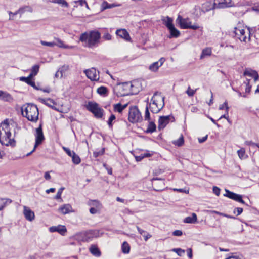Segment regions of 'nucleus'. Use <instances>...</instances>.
Returning <instances> with one entry per match:
<instances>
[{"mask_svg": "<svg viewBox=\"0 0 259 259\" xmlns=\"http://www.w3.org/2000/svg\"><path fill=\"white\" fill-rule=\"evenodd\" d=\"M11 136L8 120L6 119L0 124V143L7 146L14 145L15 141Z\"/></svg>", "mask_w": 259, "mask_h": 259, "instance_id": "1", "label": "nucleus"}, {"mask_svg": "<svg viewBox=\"0 0 259 259\" xmlns=\"http://www.w3.org/2000/svg\"><path fill=\"white\" fill-rule=\"evenodd\" d=\"M90 212L93 214H96L97 212V208L94 207H91L90 209Z\"/></svg>", "mask_w": 259, "mask_h": 259, "instance_id": "61", "label": "nucleus"}, {"mask_svg": "<svg viewBox=\"0 0 259 259\" xmlns=\"http://www.w3.org/2000/svg\"><path fill=\"white\" fill-rule=\"evenodd\" d=\"M103 37V38H104L106 40H109L111 39L112 36L110 34L107 33L104 34Z\"/></svg>", "mask_w": 259, "mask_h": 259, "instance_id": "60", "label": "nucleus"}, {"mask_svg": "<svg viewBox=\"0 0 259 259\" xmlns=\"http://www.w3.org/2000/svg\"><path fill=\"white\" fill-rule=\"evenodd\" d=\"M197 89H196L195 90H192L190 86L188 87L187 90L186 91V93L189 97H192L195 94L196 90Z\"/></svg>", "mask_w": 259, "mask_h": 259, "instance_id": "46", "label": "nucleus"}, {"mask_svg": "<svg viewBox=\"0 0 259 259\" xmlns=\"http://www.w3.org/2000/svg\"><path fill=\"white\" fill-rule=\"evenodd\" d=\"M107 88L104 86H101L98 88L97 92L100 95L106 96L107 93Z\"/></svg>", "mask_w": 259, "mask_h": 259, "instance_id": "33", "label": "nucleus"}, {"mask_svg": "<svg viewBox=\"0 0 259 259\" xmlns=\"http://www.w3.org/2000/svg\"><path fill=\"white\" fill-rule=\"evenodd\" d=\"M250 80V79L246 78V80L243 82L244 84H246L245 93L247 94L250 93L251 89V85L249 83Z\"/></svg>", "mask_w": 259, "mask_h": 259, "instance_id": "36", "label": "nucleus"}, {"mask_svg": "<svg viewBox=\"0 0 259 259\" xmlns=\"http://www.w3.org/2000/svg\"><path fill=\"white\" fill-rule=\"evenodd\" d=\"M48 2L57 4L64 8H68L69 7L68 3L65 0H48Z\"/></svg>", "mask_w": 259, "mask_h": 259, "instance_id": "26", "label": "nucleus"}, {"mask_svg": "<svg viewBox=\"0 0 259 259\" xmlns=\"http://www.w3.org/2000/svg\"><path fill=\"white\" fill-rule=\"evenodd\" d=\"M130 244L126 241L123 242L121 245L122 252L124 254H127L130 252Z\"/></svg>", "mask_w": 259, "mask_h": 259, "instance_id": "28", "label": "nucleus"}, {"mask_svg": "<svg viewBox=\"0 0 259 259\" xmlns=\"http://www.w3.org/2000/svg\"><path fill=\"white\" fill-rule=\"evenodd\" d=\"M233 33L234 34V36L241 41L246 42L247 39L248 40L250 39V31L249 30L245 31L244 29L235 27Z\"/></svg>", "mask_w": 259, "mask_h": 259, "instance_id": "8", "label": "nucleus"}, {"mask_svg": "<svg viewBox=\"0 0 259 259\" xmlns=\"http://www.w3.org/2000/svg\"><path fill=\"white\" fill-rule=\"evenodd\" d=\"M83 241H90L94 238H97L100 236V232L99 230H91L85 232L81 234Z\"/></svg>", "mask_w": 259, "mask_h": 259, "instance_id": "9", "label": "nucleus"}, {"mask_svg": "<svg viewBox=\"0 0 259 259\" xmlns=\"http://www.w3.org/2000/svg\"><path fill=\"white\" fill-rule=\"evenodd\" d=\"M12 202V200L9 198L0 199V211L2 210L8 204Z\"/></svg>", "mask_w": 259, "mask_h": 259, "instance_id": "25", "label": "nucleus"}, {"mask_svg": "<svg viewBox=\"0 0 259 259\" xmlns=\"http://www.w3.org/2000/svg\"><path fill=\"white\" fill-rule=\"evenodd\" d=\"M170 119V115L160 116L158 120V128L159 130L163 129L166 126V125L169 123Z\"/></svg>", "mask_w": 259, "mask_h": 259, "instance_id": "15", "label": "nucleus"}, {"mask_svg": "<svg viewBox=\"0 0 259 259\" xmlns=\"http://www.w3.org/2000/svg\"><path fill=\"white\" fill-rule=\"evenodd\" d=\"M156 125L153 121H150L148 127L146 130V133H152L156 130Z\"/></svg>", "mask_w": 259, "mask_h": 259, "instance_id": "29", "label": "nucleus"}, {"mask_svg": "<svg viewBox=\"0 0 259 259\" xmlns=\"http://www.w3.org/2000/svg\"><path fill=\"white\" fill-rule=\"evenodd\" d=\"M183 234L181 230H176L172 232V235L175 236H180Z\"/></svg>", "mask_w": 259, "mask_h": 259, "instance_id": "56", "label": "nucleus"}, {"mask_svg": "<svg viewBox=\"0 0 259 259\" xmlns=\"http://www.w3.org/2000/svg\"><path fill=\"white\" fill-rule=\"evenodd\" d=\"M104 153V149H102L100 151L94 152L93 154H94V156L95 157H97L103 154Z\"/></svg>", "mask_w": 259, "mask_h": 259, "instance_id": "57", "label": "nucleus"}, {"mask_svg": "<svg viewBox=\"0 0 259 259\" xmlns=\"http://www.w3.org/2000/svg\"><path fill=\"white\" fill-rule=\"evenodd\" d=\"M89 34L87 33H82L79 38L80 41L81 42H86L88 41V43L89 42Z\"/></svg>", "mask_w": 259, "mask_h": 259, "instance_id": "39", "label": "nucleus"}, {"mask_svg": "<svg viewBox=\"0 0 259 259\" xmlns=\"http://www.w3.org/2000/svg\"><path fill=\"white\" fill-rule=\"evenodd\" d=\"M212 50L210 48H206L203 49L200 55V59H202L206 56H210L211 55Z\"/></svg>", "mask_w": 259, "mask_h": 259, "instance_id": "27", "label": "nucleus"}, {"mask_svg": "<svg viewBox=\"0 0 259 259\" xmlns=\"http://www.w3.org/2000/svg\"><path fill=\"white\" fill-rule=\"evenodd\" d=\"M165 61V59L163 57L161 58L158 61L155 62L149 66V69L152 71L155 72L157 71L159 68L161 67Z\"/></svg>", "mask_w": 259, "mask_h": 259, "instance_id": "16", "label": "nucleus"}, {"mask_svg": "<svg viewBox=\"0 0 259 259\" xmlns=\"http://www.w3.org/2000/svg\"><path fill=\"white\" fill-rule=\"evenodd\" d=\"M142 119V116L137 107L133 106L130 108L128 120L131 122H141Z\"/></svg>", "mask_w": 259, "mask_h": 259, "instance_id": "7", "label": "nucleus"}, {"mask_svg": "<svg viewBox=\"0 0 259 259\" xmlns=\"http://www.w3.org/2000/svg\"><path fill=\"white\" fill-rule=\"evenodd\" d=\"M25 11H32V9L31 7L29 6H26L22 8H20L18 11H16L14 13H12V12H9V15L13 14V15H23L24 14V12Z\"/></svg>", "mask_w": 259, "mask_h": 259, "instance_id": "22", "label": "nucleus"}, {"mask_svg": "<svg viewBox=\"0 0 259 259\" xmlns=\"http://www.w3.org/2000/svg\"><path fill=\"white\" fill-rule=\"evenodd\" d=\"M213 192L214 194H215L217 196H219L220 194V189L216 186L213 187Z\"/></svg>", "mask_w": 259, "mask_h": 259, "instance_id": "55", "label": "nucleus"}, {"mask_svg": "<svg viewBox=\"0 0 259 259\" xmlns=\"http://www.w3.org/2000/svg\"><path fill=\"white\" fill-rule=\"evenodd\" d=\"M87 109L92 112L97 118H101L103 115L104 110L96 102H89L86 105Z\"/></svg>", "mask_w": 259, "mask_h": 259, "instance_id": "5", "label": "nucleus"}, {"mask_svg": "<svg viewBox=\"0 0 259 259\" xmlns=\"http://www.w3.org/2000/svg\"><path fill=\"white\" fill-rule=\"evenodd\" d=\"M114 109L115 111H117L119 113H121L123 110L122 105L120 103L114 105Z\"/></svg>", "mask_w": 259, "mask_h": 259, "instance_id": "42", "label": "nucleus"}, {"mask_svg": "<svg viewBox=\"0 0 259 259\" xmlns=\"http://www.w3.org/2000/svg\"><path fill=\"white\" fill-rule=\"evenodd\" d=\"M32 79V77H30V76L29 75L28 77H20L19 78V80L20 81H23L26 82L27 84H29L30 85V83L32 81L31 80Z\"/></svg>", "mask_w": 259, "mask_h": 259, "instance_id": "38", "label": "nucleus"}, {"mask_svg": "<svg viewBox=\"0 0 259 259\" xmlns=\"http://www.w3.org/2000/svg\"><path fill=\"white\" fill-rule=\"evenodd\" d=\"M237 153L238 156L240 158L242 159L244 158L245 154V150L244 148H242L240 150H238L237 151Z\"/></svg>", "mask_w": 259, "mask_h": 259, "instance_id": "43", "label": "nucleus"}, {"mask_svg": "<svg viewBox=\"0 0 259 259\" xmlns=\"http://www.w3.org/2000/svg\"><path fill=\"white\" fill-rule=\"evenodd\" d=\"M122 88L123 90H128L133 87V85L131 82H126L122 83Z\"/></svg>", "mask_w": 259, "mask_h": 259, "instance_id": "47", "label": "nucleus"}, {"mask_svg": "<svg viewBox=\"0 0 259 259\" xmlns=\"http://www.w3.org/2000/svg\"><path fill=\"white\" fill-rule=\"evenodd\" d=\"M90 251L93 255L96 257H99L101 255V251L97 247V246L95 245H92L91 246L90 248Z\"/></svg>", "mask_w": 259, "mask_h": 259, "instance_id": "24", "label": "nucleus"}, {"mask_svg": "<svg viewBox=\"0 0 259 259\" xmlns=\"http://www.w3.org/2000/svg\"><path fill=\"white\" fill-rule=\"evenodd\" d=\"M39 65L36 64L32 66L31 69V73L29 75L30 77H32V78L37 75V73L39 71Z\"/></svg>", "mask_w": 259, "mask_h": 259, "instance_id": "31", "label": "nucleus"}, {"mask_svg": "<svg viewBox=\"0 0 259 259\" xmlns=\"http://www.w3.org/2000/svg\"><path fill=\"white\" fill-rule=\"evenodd\" d=\"M137 161H140L144 158L143 153L141 154L140 155L135 157Z\"/></svg>", "mask_w": 259, "mask_h": 259, "instance_id": "62", "label": "nucleus"}, {"mask_svg": "<svg viewBox=\"0 0 259 259\" xmlns=\"http://www.w3.org/2000/svg\"><path fill=\"white\" fill-rule=\"evenodd\" d=\"M187 254L189 258H191L192 257V250L191 248H189L187 250Z\"/></svg>", "mask_w": 259, "mask_h": 259, "instance_id": "64", "label": "nucleus"}, {"mask_svg": "<svg viewBox=\"0 0 259 259\" xmlns=\"http://www.w3.org/2000/svg\"><path fill=\"white\" fill-rule=\"evenodd\" d=\"M172 251L176 252L179 256H182L185 253V250L181 248H174Z\"/></svg>", "mask_w": 259, "mask_h": 259, "instance_id": "41", "label": "nucleus"}, {"mask_svg": "<svg viewBox=\"0 0 259 259\" xmlns=\"http://www.w3.org/2000/svg\"><path fill=\"white\" fill-rule=\"evenodd\" d=\"M234 5L232 0H223L220 2L218 0H214L213 3V7L214 9H224L232 7Z\"/></svg>", "mask_w": 259, "mask_h": 259, "instance_id": "11", "label": "nucleus"}, {"mask_svg": "<svg viewBox=\"0 0 259 259\" xmlns=\"http://www.w3.org/2000/svg\"><path fill=\"white\" fill-rule=\"evenodd\" d=\"M115 7L113 4H109L106 1H103L101 5V11H104L107 9H111Z\"/></svg>", "mask_w": 259, "mask_h": 259, "instance_id": "30", "label": "nucleus"}, {"mask_svg": "<svg viewBox=\"0 0 259 259\" xmlns=\"http://www.w3.org/2000/svg\"><path fill=\"white\" fill-rule=\"evenodd\" d=\"M116 35L126 41L130 40L131 37L128 32L124 29H118L116 31Z\"/></svg>", "mask_w": 259, "mask_h": 259, "instance_id": "19", "label": "nucleus"}, {"mask_svg": "<svg viewBox=\"0 0 259 259\" xmlns=\"http://www.w3.org/2000/svg\"><path fill=\"white\" fill-rule=\"evenodd\" d=\"M197 215L195 213H193L191 216L186 217L184 222L185 223L194 224L197 222Z\"/></svg>", "mask_w": 259, "mask_h": 259, "instance_id": "23", "label": "nucleus"}, {"mask_svg": "<svg viewBox=\"0 0 259 259\" xmlns=\"http://www.w3.org/2000/svg\"><path fill=\"white\" fill-rule=\"evenodd\" d=\"M72 158V161L73 163L75 164H78L80 163L81 160L79 156L77 155L76 153H74Z\"/></svg>", "mask_w": 259, "mask_h": 259, "instance_id": "37", "label": "nucleus"}, {"mask_svg": "<svg viewBox=\"0 0 259 259\" xmlns=\"http://www.w3.org/2000/svg\"><path fill=\"white\" fill-rule=\"evenodd\" d=\"M137 229L139 232V233L142 235L143 236H144V235H145L147 232L145 231V230H143L142 229H141L138 226H137Z\"/></svg>", "mask_w": 259, "mask_h": 259, "instance_id": "58", "label": "nucleus"}, {"mask_svg": "<svg viewBox=\"0 0 259 259\" xmlns=\"http://www.w3.org/2000/svg\"><path fill=\"white\" fill-rule=\"evenodd\" d=\"M116 118L114 114H111L110 116L108 121V125L109 126V127H112L113 124H112V121L114 120Z\"/></svg>", "mask_w": 259, "mask_h": 259, "instance_id": "48", "label": "nucleus"}, {"mask_svg": "<svg viewBox=\"0 0 259 259\" xmlns=\"http://www.w3.org/2000/svg\"><path fill=\"white\" fill-rule=\"evenodd\" d=\"M245 144L248 146H255L257 145L256 143H254L252 141H246L245 142Z\"/></svg>", "mask_w": 259, "mask_h": 259, "instance_id": "59", "label": "nucleus"}, {"mask_svg": "<svg viewBox=\"0 0 259 259\" xmlns=\"http://www.w3.org/2000/svg\"><path fill=\"white\" fill-rule=\"evenodd\" d=\"M176 22L181 29L196 30L199 28V26L197 24L192 25L188 17H177Z\"/></svg>", "mask_w": 259, "mask_h": 259, "instance_id": "6", "label": "nucleus"}, {"mask_svg": "<svg viewBox=\"0 0 259 259\" xmlns=\"http://www.w3.org/2000/svg\"><path fill=\"white\" fill-rule=\"evenodd\" d=\"M23 214L25 219L29 221H32L35 218L34 212L28 207H23Z\"/></svg>", "mask_w": 259, "mask_h": 259, "instance_id": "17", "label": "nucleus"}, {"mask_svg": "<svg viewBox=\"0 0 259 259\" xmlns=\"http://www.w3.org/2000/svg\"><path fill=\"white\" fill-rule=\"evenodd\" d=\"M165 97L161 95V93L155 92L151 99L152 105L148 106L153 113H158L164 106Z\"/></svg>", "mask_w": 259, "mask_h": 259, "instance_id": "3", "label": "nucleus"}, {"mask_svg": "<svg viewBox=\"0 0 259 259\" xmlns=\"http://www.w3.org/2000/svg\"><path fill=\"white\" fill-rule=\"evenodd\" d=\"M100 203L97 200H92L89 203L90 205H92L94 207L97 208L100 206Z\"/></svg>", "mask_w": 259, "mask_h": 259, "instance_id": "52", "label": "nucleus"}, {"mask_svg": "<svg viewBox=\"0 0 259 259\" xmlns=\"http://www.w3.org/2000/svg\"><path fill=\"white\" fill-rule=\"evenodd\" d=\"M72 207L69 204H64L62 206H61L59 209V210L63 214H66L67 213H69L71 211Z\"/></svg>", "mask_w": 259, "mask_h": 259, "instance_id": "21", "label": "nucleus"}, {"mask_svg": "<svg viewBox=\"0 0 259 259\" xmlns=\"http://www.w3.org/2000/svg\"><path fill=\"white\" fill-rule=\"evenodd\" d=\"M40 43L43 46H48L50 47H53L56 45V44L55 42H47V41H45L44 40H41Z\"/></svg>", "mask_w": 259, "mask_h": 259, "instance_id": "49", "label": "nucleus"}, {"mask_svg": "<svg viewBox=\"0 0 259 259\" xmlns=\"http://www.w3.org/2000/svg\"><path fill=\"white\" fill-rule=\"evenodd\" d=\"M243 208L240 207H236L233 210V213L235 214L237 212V215H239L242 213Z\"/></svg>", "mask_w": 259, "mask_h": 259, "instance_id": "53", "label": "nucleus"}, {"mask_svg": "<svg viewBox=\"0 0 259 259\" xmlns=\"http://www.w3.org/2000/svg\"><path fill=\"white\" fill-rule=\"evenodd\" d=\"M58 46L59 47L64 48H68V49L73 48V46H66V45H64L63 42L59 39L58 40Z\"/></svg>", "mask_w": 259, "mask_h": 259, "instance_id": "51", "label": "nucleus"}, {"mask_svg": "<svg viewBox=\"0 0 259 259\" xmlns=\"http://www.w3.org/2000/svg\"><path fill=\"white\" fill-rule=\"evenodd\" d=\"M64 189V188L63 187H62L58 191L56 196H55V198L56 199H60L61 198V194H62V191Z\"/></svg>", "mask_w": 259, "mask_h": 259, "instance_id": "54", "label": "nucleus"}, {"mask_svg": "<svg viewBox=\"0 0 259 259\" xmlns=\"http://www.w3.org/2000/svg\"><path fill=\"white\" fill-rule=\"evenodd\" d=\"M252 77L254 78L255 81H256L259 79V75L256 71H254Z\"/></svg>", "mask_w": 259, "mask_h": 259, "instance_id": "63", "label": "nucleus"}, {"mask_svg": "<svg viewBox=\"0 0 259 259\" xmlns=\"http://www.w3.org/2000/svg\"><path fill=\"white\" fill-rule=\"evenodd\" d=\"M163 24L166 27L169 32V38H178L180 35V32L176 28L173 24L171 17H165L162 19Z\"/></svg>", "mask_w": 259, "mask_h": 259, "instance_id": "4", "label": "nucleus"}, {"mask_svg": "<svg viewBox=\"0 0 259 259\" xmlns=\"http://www.w3.org/2000/svg\"><path fill=\"white\" fill-rule=\"evenodd\" d=\"M254 70H245L243 73V75L244 76H249L250 77H252L254 75Z\"/></svg>", "mask_w": 259, "mask_h": 259, "instance_id": "50", "label": "nucleus"}, {"mask_svg": "<svg viewBox=\"0 0 259 259\" xmlns=\"http://www.w3.org/2000/svg\"><path fill=\"white\" fill-rule=\"evenodd\" d=\"M84 73L85 74L87 77L92 81H97L99 79V72L97 71L94 68L84 70Z\"/></svg>", "mask_w": 259, "mask_h": 259, "instance_id": "12", "label": "nucleus"}, {"mask_svg": "<svg viewBox=\"0 0 259 259\" xmlns=\"http://www.w3.org/2000/svg\"><path fill=\"white\" fill-rule=\"evenodd\" d=\"M49 231L51 232H58L62 235H64L67 232V229L65 226L58 225L57 226H52L49 228Z\"/></svg>", "mask_w": 259, "mask_h": 259, "instance_id": "18", "label": "nucleus"}, {"mask_svg": "<svg viewBox=\"0 0 259 259\" xmlns=\"http://www.w3.org/2000/svg\"><path fill=\"white\" fill-rule=\"evenodd\" d=\"M184 142V138L183 135H181V137L177 140L172 142V143L179 147L182 146Z\"/></svg>", "mask_w": 259, "mask_h": 259, "instance_id": "35", "label": "nucleus"}, {"mask_svg": "<svg viewBox=\"0 0 259 259\" xmlns=\"http://www.w3.org/2000/svg\"><path fill=\"white\" fill-rule=\"evenodd\" d=\"M23 116L29 121L36 122L38 119L39 112L36 105L32 103H27L21 107Z\"/></svg>", "mask_w": 259, "mask_h": 259, "instance_id": "2", "label": "nucleus"}, {"mask_svg": "<svg viewBox=\"0 0 259 259\" xmlns=\"http://www.w3.org/2000/svg\"><path fill=\"white\" fill-rule=\"evenodd\" d=\"M74 4H75V5H74V7H77L78 5L80 6H83L84 5L85 6L86 8L88 9H89V6L87 4V2L85 0H78V1H75L73 2Z\"/></svg>", "mask_w": 259, "mask_h": 259, "instance_id": "32", "label": "nucleus"}, {"mask_svg": "<svg viewBox=\"0 0 259 259\" xmlns=\"http://www.w3.org/2000/svg\"><path fill=\"white\" fill-rule=\"evenodd\" d=\"M225 108L226 109V112L228 113L229 111V107L228 106V103L227 101H225L223 104L220 105L219 107V110H223Z\"/></svg>", "mask_w": 259, "mask_h": 259, "instance_id": "44", "label": "nucleus"}, {"mask_svg": "<svg viewBox=\"0 0 259 259\" xmlns=\"http://www.w3.org/2000/svg\"><path fill=\"white\" fill-rule=\"evenodd\" d=\"M100 38V34L97 31H92L89 34L88 45L91 47L98 42Z\"/></svg>", "mask_w": 259, "mask_h": 259, "instance_id": "14", "label": "nucleus"}, {"mask_svg": "<svg viewBox=\"0 0 259 259\" xmlns=\"http://www.w3.org/2000/svg\"><path fill=\"white\" fill-rule=\"evenodd\" d=\"M150 109L148 104L145 108V113L144 116L145 120L149 121L150 120V115L149 109Z\"/></svg>", "mask_w": 259, "mask_h": 259, "instance_id": "40", "label": "nucleus"}, {"mask_svg": "<svg viewBox=\"0 0 259 259\" xmlns=\"http://www.w3.org/2000/svg\"><path fill=\"white\" fill-rule=\"evenodd\" d=\"M42 126V124L40 123L39 126L36 128V133L35 134V143L34 145V149H36L37 147L40 145L45 139Z\"/></svg>", "mask_w": 259, "mask_h": 259, "instance_id": "10", "label": "nucleus"}, {"mask_svg": "<svg viewBox=\"0 0 259 259\" xmlns=\"http://www.w3.org/2000/svg\"><path fill=\"white\" fill-rule=\"evenodd\" d=\"M213 4H212L210 2H206L202 6V10L208 11L211 9H214L213 7Z\"/></svg>", "mask_w": 259, "mask_h": 259, "instance_id": "34", "label": "nucleus"}, {"mask_svg": "<svg viewBox=\"0 0 259 259\" xmlns=\"http://www.w3.org/2000/svg\"><path fill=\"white\" fill-rule=\"evenodd\" d=\"M63 150L66 153V154L70 157H72V155L75 153L74 151H71L68 148L63 147Z\"/></svg>", "mask_w": 259, "mask_h": 259, "instance_id": "45", "label": "nucleus"}, {"mask_svg": "<svg viewBox=\"0 0 259 259\" xmlns=\"http://www.w3.org/2000/svg\"><path fill=\"white\" fill-rule=\"evenodd\" d=\"M226 194L224 195V196L227 197L230 199L234 200L237 202L245 204L244 201L242 199V196L241 195L231 192L228 190L225 189Z\"/></svg>", "mask_w": 259, "mask_h": 259, "instance_id": "13", "label": "nucleus"}, {"mask_svg": "<svg viewBox=\"0 0 259 259\" xmlns=\"http://www.w3.org/2000/svg\"><path fill=\"white\" fill-rule=\"evenodd\" d=\"M2 95L1 96V100L5 102H12L14 100L13 97L11 94L7 92L3 91L1 92Z\"/></svg>", "mask_w": 259, "mask_h": 259, "instance_id": "20", "label": "nucleus"}]
</instances>
